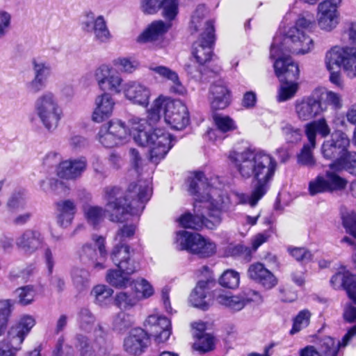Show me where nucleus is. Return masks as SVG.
I'll list each match as a JSON object with an SVG mask.
<instances>
[{
  "instance_id": "nucleus-54",
  "label": "nucleus",
  "mask_w": 356,
  "mask_h": 356,
  "mask_svg": "<svg viewBox=\"0 0 356 356\" xmlns=\"http://www.w3.org/2000/svg\"><path fill=\"white\" fill-rule=\"evenodd\" d=\"M98 138L99 143L107 148L113 147L121 143L116 136L111 134L106 125H103L101 127L98 133Z\"/></svg>"
},
{
  "instance_id": "nucleus-38",
  "label": "nucleus",
  "mask_w": 356,
  "mask_h": 356,
  "mask_svg": "<svg viewBox=\"0 0 356 356\" xmlns=\"http://www.w3.org/2000/svg\"><path fill=\"white\" fill-rule=\"evenodd\" d=\"M106 210L102 207L88 205L83 208L87 222L96 228L104 220Z\"/></svg>"
},
{
  "instance_id": "nucleus-61",
  "label": "nucleus",
  "mask_w": 356,
  "mask_h": 356,
  "mask_svg": "<svg viewBox=\"0 0 356 356\" xmlns=\"http://www.w3.org/2000/svg\"><path fill=\"white\" fill-rule=\"evenodd\" d=\"M40 189L44 193H57L58 189L63 186V182L55 178H47L39 182Z\"/></svg>"
},
{
  "instance_id": "nucleus-27",
  "label": "nucleus",
  "mask_w": 356,
  "mask_h": 356,
  "mask_svg": "<svg viewBox=\"0 0 356 356\" xmlns=\"http://www.w3.org/2000/svg\"><path fill=\"white\" fill-rule=\"evenodd\" d=\"M115 102L109 93L98 95L95 100V108L92 119L95 122H102L109 118L114 108Z\"/></svg>"
},
{
  "instance_id": "nucleus-46",
  "label": "nucleus",
  "mask_w": 356,
  "mask_h": 356,
  "mask_svg": "<svg viewBox=\"0 0 356 356\" xmlns=\"http://www.w3.org/2000/svg\"><path fill=\"white\" fill-rule=\"evenodd\" d=\"M134 291L140 298L146 299L151 297L154 290L152 284L145 279L139 277L133 282Z\"/></svg>"
},
{
  "instance_id": "nucleus-56",
  "label": "nucleus",
  "mask_w": 356,
  "mask_h": 356,
  "mask_svg": "<svg viewBox=\"0 0 356 356\" xmlns=\"http://www.w3.org/2000/svg\"><path fill=\"white\" fill-rule=\"evenodd\" d=\"M137 303L136 298L126 292H120L115 297V305L122 309H129Z\"/></svg>"
},
{
  "instance_id": "nucleus-44",
  "label": "nucleus",
  "mask_w": 356,
  "mask_h": 356,
  "mask_svg": "<svg viewBox=\"0 0 356 356\" xmlns=\"http://www.w3.org/2000/svg\"><path fill=\"white\" fill-rule=\"evenodd\" d=\"M325 179L329 190V193L333 191H341L346 187L347 181L332 171H327Z\"/></svg>"
},
{
  "instance_id": "nucleus-12",
  "label": "nucleus",
  "mask_w": 356,
  "mask_h": 356,
  "mask_svg": "<svg viewBox=\"0 0 356 356\" xmlns=\"http://www.w3.org/2000/svg\"><path fill=\"white\" fill-rule=\"evenodd\" d=\"M325 64L328 70L342 68L347 76L356 77V48L334 47L327 52Z\"/></svg>"
},
{
  "instance_id": "nucleus-37",
  "label": "nucleus",
  "mask_w": 356,
  "mask_h": 356,
  "mask_svg": "<svg viewBox=\"0 0 356 356\" xmlns=\"http://www.w3.org/2000/svg\"><path fill=\"white\" fill-rule=\"evenodd\" d=\"M71 277L73 285L79 292H82L89 289L90 286V275L87 270L75 268L71 272Z\"/></svg>"
},
{
  "instance_id": "nucleus-62",
  "label": "nucleus",
  "mask_w": 356,
  "mask_h": 356,
  "mask_svg": "<svg viewBox=\"0 0 356 356\" xmlns=\"http://www.w3.org/2000/svg\"><path fill=\"white\" fill-rule=\"evenodd\" d=\"M288 251L293 258L299 261L308 262L312 258V254L305 248L289 247Z\"/></svg>"
},
{
  "instance_id": "nucleus-49",
  "label": "nucleus",
  "mask_w": 356,
  "mask_h": 356,
  "mask_svg": "<svg viewBox=\"0 0 356 356\" xmlns=\"http://www.w3.org/2000/svg\"><path fill=\"white\" fill-rule=\"evenodd\" d=\"M13 303L10 300L0 301V336L3 335L6 330L8 318L12 312Z\"/></svg>"
},
{
  "instance_id": "nucleus-22",
  "label": "nucleus",
  "mask_w": 356,
  "mask_h": 356,
  "mask_svg": "<svg viewBox=\"0 0 356 356\" xmlns=\"http://www.w3.org/2000/svg\"><path fill=\"white\" fill-rule=\"evenodd\" d=\"M113 262L118 268L127 274H133L138 268V264L131 257L129 247L125 243H117L115 245L111 254Z\"/></svg>"
},
{
  "instance_id": "nucleus-7",
  "label": "nucleus",
  "mask_w": 356,
  "mask_h": 356,
  "mask_svg": "<svg viewBox=\"0 0 356 356\" xmlns=\"http://www.w3.org/2000/svg\"><path fill=\"white\" fill-rule=\"evenodd\" d=\"M33 109L43 127L50 132L57 128L63 115L58 99L51 91L40 95L34 102Z\"/></svg>"
},
{
  "instance_id": "nucleus-28",
  "label": "nucleus",
  "mask_w": 356,
  "mask_h": 356,
  "mask_svg": "<svg viewBox=\"0 0 356 356\" xmlns=\"http://www.w3.org/2000/svg\"><path fill=\"white\" fill-rule=\"evenodd\" d=\"M330 284L336 289H344L356 304V276L348 271H339L332 277Z\"/></svg>"
},
{
  "instance_id": "nucleus-52",
  "label": "nucleus",
  "mask_w": 356,
  "mask_h": 356,
  "mask_svg": "<svg viewBox=\"0 0 356 356\" xmlns=\"http://www.w3.org/2000/svg\"><path fill=\"white\" fill-rule=\"evenodd\" d=\"M311 313L307 309L300 311L293 320V327L290 330L291 334L299 332L307 327L309 323Z\"/></svg>"
},
{
  "instance_id": "nucleus-8",
  "label": "nucleus",
  "mask_w": 356,
  "mask_h": 356,
  "mask_svg": "<svg viewBox=\"0 0 356 356\" xmlns=\"http://www.w3.org/2000/svg\"><path fill=\"white\" fill-rule=\"evenodd\" d=\"M275 72L279 78L281 86L279 91V102H284L292 98L298 90V83L296 81L299 77V67L291 58L275 60L274 63Z\"/></svg>"
},
{
  "instance_id": "nucleus-5",
  "label": "nucleus",
  "mask_w": 356,
  "mask_h": 356,
  "mask_svg": "<svg viewBox=\"0 0 356 356\" xmlns=\"http://www.w3.org/2000/svg\"><path fill=\"white\" fill-rule=\"evenodd\" d=\"M314 17L306 13L298 17L293 26L291 27L284 36L276 35L271 44L270 56L273 59L291 58L287 53L306 54L314 48L313 40L307 32L314 25Z\"/></svg>"
},
{
  "instance_id": "nucleus-42",
  "label": "nucleus",
  "mask_w": 356,
  "mask_h": 356,
  "mask_svg": "<svg viewBox=\"0 0 356 356\" xmlns=\"http://www.w3.org/2000/svg\"><path fill=\"white\" fill-rule=\"evenodd\" d=\"M113 293V290L104 284L95 286L91 291V294L95 297V303L100 306L107 305L111 301Z\"/></svg>"
},
{
  "instance_id": "nucleus-34",
  "label": "nucleus",
  "mask_w": 356,
  "mask_h": 356,
  "mask_svg": "<svg viewBox=\"0 0 356 356\" xmlns=\"http://www.w3.org/2000/svg\"><path fill=\"white\" fill-rule=\"evenodd\" d=\"M331 170H346L356 176V152L347 151L329 165Z\"/></svg>"
},
{
  "instance_id": "nucleus-18",
  "label": "nucleus",
  "mask_w": 356,
  "mask_h": 356,
  "mask_svg": "<svg viewBox=\"0 0 356 356\" xmlns=\"http://www.w3.org/2000/svg\"><path fill=\"white\" fill-rule=\"evenodd\" d=\"M44 243L42 233L34 229H25L15 239L17 248L26 255H31L40 249Z\"/></svg>"
},
{
  "instance_id": "nucleus-64",
  "label": "nucleus",
  "mask_w": 356,
  "mask_h": 356,
  "mask_svg": "<svg viewBox=\"0 0 356 356\" xmlns=\"http://www.w3.org/2000/svg\"><path fill=\"white\" fill-rule=\"evenodd\" d=\"M25 206V200L20 193H13L7 202V207L10 211L22 209Z\"/></svg>"
},
{
  "instance_id": "nucleus-30",
  "label": "nucleus",
  "mask_w": 356,
  "mask_h": 356,
  "mask_svg": "<svg viewBox=\"0 0 356 356\" xmlns=\"http://www.w3.org/2000/svg\"><path fill=\"white\" fill-rule=\"evenodd\" d=\"M170 26V22L165 23L161 20L153 22L138 36L137 42L146 43L160 40Z\"/></svg>"
},
{
  "instance_id": "nucleus-16",
  "label": "nucleus",
  "mask_w": 356,
  "mask_h": 356,
  "mask_svg": "<svg viewBox=\"0 0 356 356\" xmlns=\"http://www.w3.org/2000/svg\"><path fill=\"white\" fill-rule=\"evenodd\" d=\"M295 111L299 120L307 121L323 113L325 106L318 98V92H315L310 96L296 100Z\"/></svg>"
},
{
  "instance_id": "nucleus-50",
  "label": "nucleus",
  "mask_w": 356,
  "mask_h": 356,
  "mask_svg": "<svg viewBox=\"0 0 356 356\" xmlns=\"http://www.w3.org/2000/svg\"><path fill=\"white\" fill-rule=\"evenodd\" d=\"M160 8L164 18L172 21L178 14L179 0H161Z\"/></svg>"
},
{
  "instance_id": "nucleus-40",
  "label": "nucleus",
  "mask_w": 356,
  "mask_h": 356,
  "mask_svg": "<svg viewBox=\"0 0 356 356\" xmlns=\"http://www.w3.org/2000/svg\"><path fill=\"white\" fill-rule=\"evenodd\" d=\"M218 303L224 305L229 309L238 312L245 307V302L240 296H229L227 294H218L216 296Z\"/></svg>"
},
{
  "instance_id": "nucleus-13",
  "label": "nucleus",
  "mask_w": 356,
  "mask_h": 356,
  "mask_svg": "<svg viewBox=\"0 0 356 356\" xmlns=\"http://www.w3.org/2000/svg\"><path fill=\"white\" fill-rule=\"evenodd\" d=\"M163 115L165 122L172 128L177 130L184 129L189 122V115L187 107L179 99L165 98Z\"/></svg>"
},
{
  "instance_id": "nucleus-57",
  "label": "nucleus",
  "mask_w": 356,
  "mask_h": 356,
  "mask_svg": "<svg viewBox=\"0 0 356 356\" xmlns=\"http://www.w3.org/2000/svg\"><path fill=\"white\" fill-rule=\"evenodd\" d=\"M15 293L18 298V302L22 305H28L34 300L35 291L31 286L20 287Z\"/></svg>"
},
{
  "instance_id": "nucleus-60",
  "label": "nucleus",
  "mask_w": 356,
  "mask_h": 356,
  "mask_svg": "<svg viewBox=\"0 0 356 356\" xmlns=\"http://www.w3.org/2000/svg\"><path fill=\"white\" fill-rule=\"evenodd\" d=\"M206 291H197L194 289L190 296V301L194 307L202 310H207L209 308V304L205 300Z\"/></svg>"
},
{
  "instance_id": "nucleus-55",
  "label": "nucleus",
  "mask_w": 356,
  "mask_h": 356,
  "mask_svg": "<svg viewBox=\"0 0 356 356\" xmlns=\"http://www.w3.org/2000/svg\"><path fill=\"white\" fill-rule=\"evenodd\" d=\"M197 341L194 343V348L202 353L211 350L214 347V339L209 334H195Z\"/></svg>"
},
{
  "instance_id": "nucleus-48",
  "label": "nucleus",
  "mask_w": 356,
  "mask_h": 356,
  "mask_svg": "<svg viewBox=\"0 0 356 356\" xmlns=\"http://www.w3.org/2000/svg\"><path fill=\"white\" fill-rule=\"evenodd\" d=\"M318 98L325 106V111L327 109V106H332L334 109L340 108L342 106L341 97L332 91L323 92L319 94L318 92Z\"/></svg>"
},
{
  "instance_id": "nucleus-47",
  "label": "nucleus",
  "mask_w": 356,
  "mask_h": 356,
  "mask_svg": "<svg viewBox=\"0 0 356 356\" xmlns=\"http://www.w3.org/2000/svg\"><path fill=\"white\" fill-rule=\"evenodd\" d=\"M33 71L34 76L47 81L48 78L51 73V67L49 63L33 59L32 61Z\"/></svg>"
},
{
  "instance_id": "nucleus-15",
  "label": "nucleus",
  "mask_w": 356,
  "mask_h": 356,
  "mask_svg": "<svg viewBox=\"0 0 356 356\" xmlns=\"http://www.w3.org/2000/svg\"><path fill=\"white\" fill-rule=\"evenodd\" d=\"M350 139L348 135L341 131H336L331 138L324 141L321 147V153L325 159L334 161L341 155L346 153L350 146Z\"/></svg>"
},
{
  "instance_id": "nucleus-31",
  "label": "nucleus",
  "mask_w": 356,
  "mask_h": 356,
  "mask_svg": "<svg viewBox=\"0 0 356 356\" xmlns=\"http://www.w3.org/2000/svg\"><path fill=\"white\" fill-rule=\"evenodd\" d=\"M57 223L61 227H69L76 213V204L72 200H63L56 203Z\"/></svg>"
},
{
  "instance_id": "nucleus-17",
  "label": "nucleus",
  "mask_w": 356,
  "mask_h": 356,
  "mask_svg": "<svg viewBox=\"0 0 356 356\" xmlns=\"http://www.w3.org/2000/svg\"><path fill=\"white\" fill-rule=\"evenodd\" d=\"M95 246L90 244L83 245L80 252L81 259L84 262H90L97 270L104 269V261L106 257V251L104 246V238L97 236L94 238Z\"/></svg>"
},
{
  "instance_id": "nucleus-45",
  "label": "nucleus",
  "mask_w": 356,
  "mask_h": 356,
  "mask_svg": "<svg viewBox=\"0 0 356 356\" xmlns=\"http://www.w3.org/2000/svg\"><path fill=\"white\" fill-rule=\"evenodd\" d=\"M134 324V320L132 316L123 312H119L113 318V330L118 332H124Z\"/></svg>"
},
{
  "instance_id": "nucleus-58",
  "label": "nucleus",
  "mask_w": 356,
  "mask_h": 356,
  "mask_svg": "<svg viewBox=\"0 0 356 356\" xmlns=\"http://www.w3.org/2000/svg\"><path fill=\"white\" fill-rule=\"evenodd\" d=\"M213 120L218 130L222 132H227L236 129L234 121L229 116L215 114Z\"/></svg>"
},
{
  "instance_id": "nucleus-32",
  "label": "nucleus",
  "mask_w": 356,
  "mask_h": 356,
  "mask_svg": "<svg viewBox=\"0 0 356 356\" xmlns=\"http://www.w3.org/2000/svg\"><path fill=\"white\" fill-rule=\"evenodd\" d=\"M211 106L214 110L224 109L230 103V92L221 81L210 88Z\"/></svg>"
},
{
  "instance_id": "nucleus-24",
  "label": "nucleus",
  "mask_w": 356,
  "mask_h": 356,
  "mask_svg": "<svg viewBox=\"0 0 356 356\" xmlns=\"http://www.w3.org/2000/svg\"><path fill=\"white\" fill-rule=\"evenodd\" d=\"M356 335V325L343 336L342 340L336 341L330 337H324L319 341V350L323 356H337L339 349L347 346L350 339Z\"/></svg>"
},
{
  "instance_id": "nucleus-41",
  "label": "nucleus",
  "mask_w": 356,
  "mask_h": 356,
  "mask_svg": "<svg viewBox=\"0 0 356 356\" xmlns=\"http://www.w3.org/2000/svg\"><path fill=\"white\" fill-rule=\"evenodd\" d=\"M129 128L127 129L124 123L119 120H113L108 122V124H105L108 130L116 136L117 139L122 143L127 138L129 135L133 136L130 133L131 129V120L129 121Z\"/></svg>"
},
{
  "instance_id": "nucleus-29",
  "label": "nucleus",
  "mask_w": 356,
  "mask_h": 356,
  "mask_svg": "<svg viewBox=\"0 0 356 356\" xmlns=\"http://www.w3.org/2000/svg\"><path fill=\"white\" fill-rule=\"evenodd\" d=\"M87 166L86 159L83 157L66 160L61 162L58 168V175L63 179H74L81 175Z\"/></svg>"
},
{
  "instance_id": "nucleus-35",
  "label": "nucleus",
  "mask_w": 356,
  "mask_h": 356,
  "mask_svg": "<svg viewBox=\"0 0 356 356\" xmlns=\"http://www.w3.org/2000/svg\"><path fill=\"white\" fill-rule=\"evenodd\" d=\"M317 133L323 138L327 137L330 134V128L325 119L321 118L306 124L305 134L309 142L312 144L316 143Z\"/></svg>"
},
{
  "instance_id": "nucleus-10",
  "label": "nucleus",
  "mask_w": 356,
  "mask_h": 356,
  "mask_svg": "<svg viewBox=\"0 0 356 356\" xmlns=\"http://www.w3.org/2000/svg\"><path fill=\"white\" fill-rule=\"evenodd\" d=\"M107 331L102 323H97L93 332L76 333L72 340L79 356H97V350L103 352L106 344Z\"/></svg>"
},
{
  "instance_id": "nucleus-51",
  "label": "nucleus",
  "mask_w": 356,
  "mask_h": 356,
  "mask_svg": "<svg viewBox=\"0 0 356 356\" xmlns=\"http://www.w3.org/2000/svg\"><path fill=\"white\" fill-rule=\"evenodd\" d=\"M240 282L239 273L234 270H225L219 280L221 286L228 289H236Z\"/></svg>"
},
{
  "instance_id": "nucleus-63",
  "label": "nucleus",
  "mask_w": 356,
  "mask_h": 356,
  "mask_svg": "<svg viewBox=\"0 0 356 356\" xmlns=\"http://www.w3.org/2000/svg\"><path fill=\"white\" fill-rule=\"evenodd\" d=\"M129 155L130 162L134 170L138 175H141L143 174V160L138 151L136 149H130Z\"/></svg>"
},
{
  "instance_id": "nucleus-23",
  "label": "nucleus",
  "mask_w": 356,
  "mask_h": 356,
  "mask_svg": "<svg viewBox=\"0 0 356 356\" xmlns=\"http://www.w3.org/2000/svg\"><path fill=\"white\" fill-rule=\"evenodd\" d=\"M338 7L328 3L322 1L318 6V22L321 29L331 31L339 23V13Z\"/></svg>"
},
{
  "instance_id": "nucleus-53",
  "label": "nucleus",
  "mask_w": 356,
  "mask_h": 356,
  "mask_svg": "<svg viewBox=\"0 0 356 356\" xmlns=\"http://www.w3.org/2000/svg\"><path fill=\"white\" fill-rule=\"evenodd\" d=\"M282 133L287 143L296 144L301 140L302 136L301 129L290 124L282 127Z\"/></svg>"
},
{
  "instance_id": "nucleus-21",
  "label": "nucleus",
  "mask_w": 356,
  "mask_h": 356,
  "mask_svg": "<svg viewBox=\"0 0 356 356\" xmlns=\"http://www.w3.org/2000/svg\"><path fill=\"white\" fill-rule=\"evenodd\" d=\"M149 343L148 334L142 328L133 329L124 340V350L129 355H140Z\"/></svg>"
},
{
  "instance_id": "nucleus-19",
  "label": "nucleus",
  "mask_w": 356,
  "mask_h": 356,
  "mask_svg": "<svg viewBox=\"0 0 356 356\" xmlns=\"http://www.w3.org/2000/svg\"><path fill=\"white\" fill-rule=\"evenodd\" d=\"M144 326L159 343L166 341L171 334V322L169 318L162 315H149L145 320Z\"/></svg>"
},
{
  "instance_id": "nucleus-1",
  "label": "nucleus",
  "mask_w": 356,
  "mask_h": 356,
  "mask_svg": "<svg viewBox=\"0 0 356 356\" xmlns=\"http://www.w3.org/2000/svg\"><path fill=\"white\" fill-rule=\"evenodd\" d=\"M227 157L243 179H252L248 203L254 207L269 190L278 167L277 161L266 151L250 147L230 150Z\"/></svg>"
},
{
  "instance_id": "nucleus-6",
  "label": "nucleus",
  "mask_w": 356,
  "mask_h": 356,
  "mask_svg": "<svg viewBox=\"0 0 356 356\" xmlns=\"http://www.w3.org/2000/svg\"><path fill=\"white\" fill-rule=\"evenodd\" d=\"M206 8L200 5L197 7L191 17V29L197 32L204 29L198 40L193 45L192 54L197 63L203 65L211 60L213 56V45L215 40L214 26L212 21H204Z\"/></svg>"
},
{
  "instance_id": "nucleus-59",
  "label": "nucleus",
  "mask_w": 356,
  "mask_h": 356,
  "mask_svg": "<svg viewBox=\"0 0 356 356\" xmlns=\"http://www.w3.org/2000/svg\"><path fill=\"white\" fill-rule=\"evenodd\" d=\"M309 191L312 195L329 192L325 177L318 176L312 180L309 184Z\"/></svg>"
},
{
  "instance_id": "nucleus-14",
  "label": "nucleus",
  "mask_w": 356,
  "mask_h": 356,
  "mask_svg": "<svg viewBox=\"0 0 356 356\" xmlns=\"http://www.w3.org/2000/svg\"><path fill=\"white\" fill-rule=\"evenodd\" d=\"M82 29L87 33H92L95 39L102 43L110 41L112 35L108 28L104 16H95L91 11L86 12L81 22Z\"/></svg>"
},
{
  "instance_id": "nucleus-2",
  "label": "nucleus",
  "mask_w": 356,
  "mask_h": 356,
  "mask_svg": "<svg viewBox=\"0 0 356 356\" xmlns=\"http://www.w3.org/2000/svg\"><path fill=\"white\" fill-rule=\"evenodd\" d=\"M188 192L195 196L194 208L197 213H186L179 218V224L185 228L199 229L205 227L213 229L221 221L220 214L223 202L214 199L213 189L202 172H196L188 180Z\"/></svg>"
},
{
  "instance_id": "nucleus-4",
  "label": "nucleus",
  "mask_w": 356,
  "mask_h": 356,
  "mask_svg": "<svg viewBox=\"0 0 356 356\" xmlns=\"http://www.w3.org/2000/svg\"><path fill=\"white\" fill-rule=\"evenodd\" d=\"M107 211L113 222H121L127 215H139L145 209L152 193L151 181L140 179L129 184L126 191L117 186H107L104 190Z\"/></svg>"
},
{
  "instance_id": "nucleus-39",
  "label": "nucleus",
  "mask_w": 356,
  "mask_h": 356,
  "mask_svg": "<svg viewBox=\"0 0 356 356\" xmlns=\"http://www.w3.org/2000/svg\"><path fill=\"white\" fill-rule=\"evenodd\" d=\"M130 275L131 274L125 273L120 268L109 270L106 274V281L115 288L127 287L129 284Z\"/></svg>"
},
{
  "instance_id": "nucleus-43",
  "label": "nucleus",
  "mask_w": 356,
  "mask_h": 356,
  "mask_svg": "<svg viewBox=\"0 0 356 356\" xmlns=\"http://www.w3.org/2000/svg\"><path fill=\"white\" fill-rule=\"evenodd\" d=\"M316 147V143L312 144L308 141V143L305 144L300 152L298 154V163L305 165L309 168H313L316 165V160L312 153V150Z\"/></svg>"
},
{
  "instance_id": "nucleus-33",
  "label": "nucleus",
  "mask_w": 356,
  "mask_h": 356,
  "mask_svg": "<svg viewBox=\"0 0 356 356\" xmlns=\"http://www.w3.org/2000/svg\"><path fill=\"white\" fill-rule=\"evenodd\" d=\"M149 70L160 77L171 82L170 91L172 92L179 95L184 93L185 88L180 81L178 74L175 71L163 65H151Z\"/></svg>"
},
{
  "instance_id": "nucleus-36",
  "label": "nucleus",
  "mask_w": 356,
  "mask_h": 356,
  "mask_svg": "<svg viewBox=\"0 0 356 356\" xmlns=\"http://www.w3.org/2000/svg\"><path fill=\"white\" fill-rule=\"evenodd\" d=\"M95 322L96 317L88 308L83 307L79 309L76 315V323L81 332L87 334L93 332L97 325Z\"/></svg>"
},
{
  "instance_id": "nucleus-25",
  "label": "nucleus",
  "mask_w": 356,
  "mask_h": 356,
  "mask_svg": "<svg viewBox=\"0 0 356 356\" xmlns=\"http://www.w3.org/2000/svg\"><path fill=\"white\" fill-rule=\"evenodd\" d=\"M124 93L126 98L134 104L147 107L149 104L151 92L148 87L136 81H129L124 85Z\"/></svg>"
},
{
  "instance_id": "nucleus-20",
  "label": "nucleus",
  "mask_w": 356,
  "mask_h": 356,
  "mask_svg": "<svg viewBox=\"0 0 356 356\" xmlns=\"http://www.w3.org/2000/svg\"><path fill=\"white\" fill-rule=\"evenodd\" d=\"M94 76L101 90H109L115 93L121 92L122 79L109 66L102 65L95 70Z\"/></svg>"
},
{
  "instance_id": "nucleus-11",
  "label": "nucleus",
  "mask_w": 356,
  "mask_h": 356,
  "mask_svg": "<svg viewBox=\"0 0 356 356\" xmlns=\"http://www.w3.org/2000/svg\"><path fill=\"white\" fill-rule=\"evenodd\" d=\"M176 243L179 250H186L203 258L211 257L216 250V244L211 240L197 233L185 230L177 232Z\"/></svg>"
},
{
  "instance_id": "nucleus-26",
  "label": "nucleus",
  "mask_w": 356,
  "mask_h": 356,
  "mask_svg": "<svg viewBox=\"0 0 356 356\" xmlns=\"http://www.w3.org/2000/svg\"><path fill=\"white\" fill-rule=\"evenodd\" d=\"M248 275L266 289H270L277 284L275 276L261 263L251 264L248 270Z\"/></svg>"
},
{
  "instance_id": "nucleus-9",
  "label": "nucleus",
  "mask_w": 356,
  "mask_h": 356,
  "mask_svg": "<svg viewBox=\"0 0 356 356\" xmlns=\"http://www.w3.org/2000/svg\"><path fill=\"white\" fill-rule=\"evenodd\" d=\"M35 323L31 316L25 315L13 325L8 330L7 339L0 341V356H16Z\"/></svg>"
},
{
  "instance_id": "nucleus-3",
  "label": "nucleus",
  "mask_w": 356,
  "mask_h": 356,
  "mask_svg": "<svg viewBox=\"0 0 356 356\" xmlns=\"http://www.w3.org/2000/svg\"><path fill=\"white\" fill-rule=\"evenodd\" d=\"M164 108L165 97L160 96L149 110L147 120L138 118L131 120L130 133L134 141L140 146L149 147V160L154 164L163 159L173 146L172 136L169 132L159 128L151 131L149 128L160 120Z\"/></svg>"
}]
</instances>
